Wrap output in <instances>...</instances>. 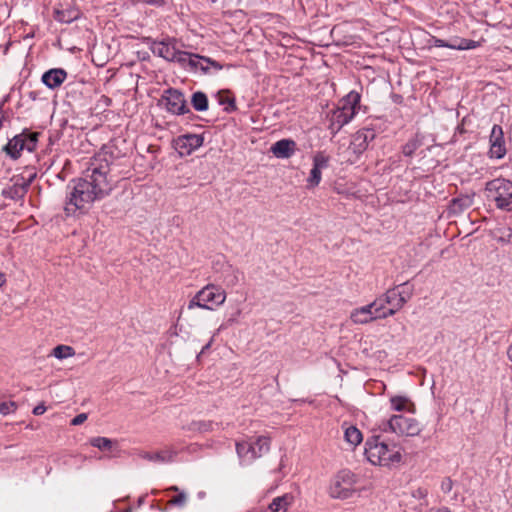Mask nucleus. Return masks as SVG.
I'll return each instance as SVG.
<instances>
[{
    "label": "nucleus",
    "mask_w": 512,
    "mask_h": 512,
    "mask_svg": "<svg viewBox=\"0 0 512 512\" xmlns=\"http://www.w3.org/2000/svg\"><path fill=\"white\" fill-rule=\"evenodd\" d=\"M110 165L107 160L94 158L83 178L73 181V187L65 206L67 214L78 209H86L95 200L107 196L114 187V180L109 175Z\"/></svg>",
    "instance_id": "1"
},
{
    "label": "nucleus",
    "mask_w": 512,
    "mask_h": 512,
    "mask_svg": "<svg viewBox=\"0 0 512 512\" xmlns=\"http://www.w3.org/2000/svg\"><path fill=\"white\" fill-rule=\"evenodd\" d=\"M365 456L371 464L383 467L399 463L402 459L397 445H389L382 441L379 436L372 437L366 441Z\"/></svg>",
    "instance_id": "2"
},
{
    "label": "nucleus",
    "mask_w": 512,
    "mask_h": 512,
    "mask_svg": "<svg viewBox=\"0 0 512 512\" xmlns=\"http://www.w3.org/2000/svg\"><path fill=\"white\" fill-rule=\"evenodd\" d=\"M359 103L360 94L351 91L339 101L337 108L328 114L329 129L333 135L352 120L359 108Z\"/></svg>",
    "instance_id": "3"
},
{
    "label": "nucleus",
    "mask_w": 512,
    "mask_h": 512,
    "mask_svg": "<svg viewBox=\"0 0 512 512\" xmlns=\"http://www.w3.org/2000/svg\"><path fill=\"white\" fill-rule=\"evenodd\" d=\"M488 202L507 212L512 211V181L496 178L486 183L484 190Z\"/></svg>",
    "instance_id": "4"
},
{
    "label": "nucleus",
    "mask_w": 512,
    "mask_h": 512,
    "mask_svg": "<svg viewBox=\"0 0 512 512\" xmlns=\"http://www.w3.org/2000/svg\"><path fill=\"white\" fill-rule=\"evenodd\" d=\"M380 429L398 436L414 437L421 433L422 426L414 417L393 415L381 423Z\"/></svg>",
    "instance_id": "5"
},
{
    "label": "nucleus",
    "mask_w": 512,
    "mask_h": 512,
    "mask_svg": "<svg viewBox=\"0 0 512 512\" xmlns=\"http://www.w3.org/2000/svg\"><path fill=\"white\" fill-rule=\"evenodd\" d=\"M226 301V292L220 286L208 284L203 287L190 300L188 309L199 307L202 309L213 310L214 307L221 306Z\"/></svg>",
    "instance_id": "6"
},
{
    "label": "nucleus",
    "mask_w": 512,
    "mask_h": 512,
    "mask_svg": "<svg viewBox=\"0 0 512 512\" xmlns=\"http://www.w3.org/2000/svg\"><path fill=\"white\" fill-rule=\"evenodd\" d=\"M270 448V439L265 436H259L254 442L242 441L236 443V452L240 459L244 461H253L268 452Z\"/></svg>",
    "instance_id": "7"
},
{
    "label": "nucleus",
    "mask_w": 512,
    "mask_h": 512,
    "mask_svg": "<svg viewBox=\"0 0 512 512\" xmlns=\"http://www.w3.org/2000/svg\"><path fill=\"white\" fill-rule=\"evenodd\" d=\"M382 303L373 301L368 305L355 308L350 313V320L356 325H364L377 319H385L386 315L382 314Z\"/></svg>",
    "instance_id": "8"
},
{
    "label": "nucleus",
    "mask_w": 512,
    "mask_h": 512,
    "mask_svg": "<svg viewBox=\"0 0 512 512\" xmlns=\"http://www.w3.org/2000/svg\"><path fill=\"white\" fill-rule=\"evenodd\" d=\"M375 301L382 303V314H385L386 318L394 315L404 306V298L401 297L397 288L388 290L383 296L375 299Z\"/></svg>",
    "instance_id": "9"
},
{
    "label": "nucleus",
    "mask_w": 512,
    "mask_h": 512,
    "mask_svg": "<svg viewBox=\"0 0 512 512\" xmlns=\"http://www.w3.org/2000/svg\"><path fill=\"white\" fill-rule=\"evenodd\" d=\"M37 140V135H33L30 137H26L23 135H18L13 137L4 147V150L8 155L12 158L17 159L20 156V153L23 149L27 148L29 151H32L35 147V143Z\"/></svg>",
    "instance_id": "10"
},
{
    "label": "nucleus",
    "mask_w": 512,
    "mask_h": 512,
    "mask_svg": "<svg viewBox=\"0 0 512 512\" xmlns=\"http://www.w3.org/2000/svg\"><path fill=\"white\" fill-rule=\"evenodd\" d=\"M329 156H327L324 152H317L313 156V167L310 171V176L307 179V187L314 188L319 185L322 179V169L328 167Z\"/></svg>",
    "instance_id": "11"
},
{
    "label": "nucleus",
    "mask_w": 512,
    "mask_h": 512,
    "mask_svg": "<svg viewBox=\"0 0 512 512\" xmlns=\"http://www.w3.org/2000/svg\"><path fill=\"white\" fill-rule=\"evenodd\" d=\"M175 149L181 157L190 155L197 148L202 146L203 138L196 134H187L175 140Z\"/></svg>",
    "instance_id": "12"
},
{
    "label": "nucleus",
    "mask_w": 512,
    "mask_h": 512,
    "mask_svg": "<svg viewBox=\"0 0 512 512\" xmlns=\"http://www.w3.org/2000/svg\"><path fill=\"white\" fill-rule=\"evenodd\" d=\"M167 110L174 114H184L188 111L183 94L175 89H169L165 92Z\"/></svg>",
    "instance_id": "13"
},
{
    "label": "nucleus",
    "mask_w": 512,
    "mask_h": 512,
    "mask_svg": "<svg viewBox=\"0 0 512 512\" xmlns=\"http://www.w3.org/2000/svg\"><path fill=\"white\" fill-rule=\"evenodd\" d=\"M490 154L497 159L502 158L506 153L503 130L499 125H494L490 135Z\"/></svg>",
    "instance_id": "14"
},
{
    "label": "nucleus",
    "mask_w": 512,
    "mask_h": 512,
    "mask_svg": "<svg viewBox=\"0 0 512 512\" xmlns=\"http://www.w3.org/2000/svg\"><path fill=\"white\" fill-rule=\"evenodd\" d=\"M374 137L375 134L372 130L361 129L353 135L350 148L354 153L361 154L367 149L369 142L372 141Z\"/></svg>",
    "instance_id": "15"
},
{
    "label": "nucleus",
    "mask_w": 512,
    "mask_h": 512,
    "mask_svg": "<svg viewBox=\"0 0 512 512\" xmlns=\"http://www.w3.org/2000/svg\"><path fill=\"white\" fill-rule=\"evenodd\" d=\"M174 61L180 63L183 66L188 64L193 69L199 68L205 73L208 72V67L202 64L200 56L196 54L177 50Z\"/></svg>",
    "instance_id": "16"
},
{
    "label": "nucleus",
    "mask_w": 512,
    "mask_h": 512,
    "mask_svg": "<svg viewBox=\"0 0 512 512\" xmlns=\"http://www.w3.org/2000/svg\"><path fill=\"white\" fill-rule=\"evenodd\" d=\"M270 150L277 158H289L296 150V143L291 139H282L274 143Z\"/></svg>",
    "instance_id": "17"
},
{
    "label": "nucleus",
    "mask_w": 512,
    "mask_h": 512,
    "mask_svg": "<svg viewBox=\"0 0 512 512\" xmlns=\"http://www.w3.org/2000/svg\"><path fill=\"white\" fill-rule=\"evenodd\" d=\"M67 73L63 69H51L42 76V82L49 88L59 87L66 79Z\"/></svg>",
    "instance_id": "18"
},
{
    "label": "nucleus",
    "mask_w": 512,
    "mask_h": 512,
    "mask_svg": "<svg viewBox=\"0 0 512 512\" xmlns=\"http://www.w3.org/2000/svg\"><path fill=\"white\" fill-rule=\"evenodd\" d=\"M294 496L292 494H284L272 500L268 506L270 512H287L288 508L293 504Z\"/></svg>",
    "instance_id": "19"
},
{
    "label": "nucleus",
    "mask_w": 512,
    "mask_h": 512,
    "mask_svg": "<svg viewBox=\"0 0 512 512\" xmlns=\"http://www.w3.org/2000/svg\"><path fill=\"white\" fill-rule=\"evenodd\" d=\"M176 51V47L168 42H158L153 45V52L168 61L175 60Z\"/></svg>",
    "instance_id": "20"
},
{
    "label": "nucleus",
    "mask_w": 512,
    "mask_h": 512,
    "mask_svg": "<svg viewBox=\"0 0 512 512\" xmlns=\"http://www.w3.org/2000/svg\"><path fill=\"white\" fill-rule=\"evenodd\" d=\"M391 408L394 411L415 412V404L405 396H393L390 399Z\"/></svg>",
    "instance_id": "21"
},
{
    "label": "nucleus",
    "mask_w": 512,
    "mask_h": 512,
    "mask_svg": "<svg viewBox=\"0 0 512 512\" xmlns=\"http://www.w3.org/2000/svg\"><path fill=\"white\" fill-rule=\"evenodd\" d=\"M176 456V451L173 449H164L155 453H145L143 455L144 459H147L149 461L153 462H171L173 461L174 457Z\"/></svg>",
    "instance_id": "22"
},
{
    "label": "nucleus",
    "mask_w": 512,
    "mask_h": 512,
    "mask_svg": "<svg viewBox=\"0 0 512 512\" xmlns=\"http://www.w3.org/2000/svg\"><path fill=\"white\" fill-rule=\"evenodd\" d=\"M80 13L77 9L68 7V8H58L55 10V19L62 23H71L79 17Z\"/></svg>",
    "instance_id": "23"
},
{
    "label": "nucleus",
    "mask_w": 512,
    "mask_h": 512,
    "mask_svg": "<svg viewBox=\"0 0 512 512\" xmlns=\"http://www.w3.org/2000/svg\"><path fill=\"white\" fill-rule=\"evenodd\" d=\"M432 41H433V45L436 47H448L451 49H458V50H465V49H470V48L474 47V46L470 45L471 41H467L464 39L460 40L459 43H456V42L448 43L442 39H437V38H433Z\"/></svg>",
    "instance_id": "24"
},
{
    "label": "nucleus",
    "mask_w": 512,
    "mask_h": 512,
    "mask_svg": "<svg viewBox=\"0 0 512 512\" xmlns=\"http://www.w3.org/2000/svg\"><path fill=\"white\" fill-rule=\"evenodd\" d=\"M344 438L346 442L352 446H357L363 439L361 431L355 426H348L345 428Z\"/></svg>",
    "instance_id": "25"
},
{
    "label": "nucleus",
    "mask_w": 512,
    "mask_h": 512,
    "mask_svg": "<svg viewBox=\"0 0 512 512\" xmlns=\"http://www.w3.org/2000/svg\"><path fill=\"white\" fill-rule=\"evenodd\" d=\"M330 495L333 498L347 499L352 495V490L348 487H343L339 480H336L330 487Z\"/></svg>",
    "instance_id": "26"
},
{
    "label": "nucleus",
    "mask_w": 512,
    "mask_h": 512,
    "mask_svg": "<svg viewBox=\"0 0 512 512\" xmlns=\"http://www.w3.org/2000/svg\"><path fill=\"white\" fill-rule=\"evenodd\" d=\"M115 444L116 441L106 437H94L90 439V445L101 451H111Z\"/></svg>",
    "instance_id": "27"
},
{
    "label": "nucleus",
    "mask_w": 512,
    "mask_h": 512,
    "mask_svg": "<svg viewBox=\"0 0 512 512\" xmlns=\"http://www.w3.org/2000/svg\"><path fill=\"white\" fill-rule=\"evenodd\" d=\"M192 106L197 111H206L208 109V98L203 92H195L191 98Z\"/></svg>",
    "instance_id": "28"
},
{
    "label": "nucleus",
    "mask_w": 512,
    "mask_h": 512,
    "mask_svg": "<svg viewBox=\"0 0 512 512\" xmlns=\"http://www.w3.org/2000/svg\"><path fill=\"white\" fill-rule=\"evenodd\" d=\"M51 355L59 360H63L73 357L75 355V350L73 347L68 345H57L53 348Z\"/></svg>",
    "instance_id": "29"
},
{
    "label": "nucleus",
    "mask_w": 512,
    "mask_h": 512,
    "mask_svg": "<svg viewBox=\"0 0 512 512\" xmlns=\"http://www.w3.org/2000/svg\"><path fill=\"white\" fill-rule=\"evenodd\" d=\"M31 183V179L27 182L23 181L22 183H19L18 181L13 185L12 188H10V193L12 197H22L26 191L28 186Z\"/></svg>",
    "instance_id": "30"
},
{
    "label": "nucleus",
    "mask_w": 512,
    "mask_h": 512,
    "mask_svg": "<svg viewBox=\"0 0 512 512\" xmlns=\"http://www.w3.org/2000/svg\"><path fill=\"white\" fill-rule=\"evenodd\" d=\"M187 498L188 497L185 492H179L178 495L169 500L168 504L172 506L183 507L187 502Z\"/></svg>",
    "instance_id": "31"
},
{
    "label": "nucleus",
    "mask_w": 512,
    "mask_h": 512,
    "mask_svg": "<svg viewBox=\"0 0 512 512\" xmlns=\"http://www.w3.org/2000/svg\"><path fill=\"white\" fill-rule=\"evenodd\" d=\"M17 409V404L13 401L0 403V414L8 415L14 413Z\"/></svg>",
    "instance_id": "32"
},
{
    "label": "nucleus",
    "mask_w": 512,
    "mask_h": 512,
    "mask_svg": "<svg viewBox=\"0 0 512 512\" xmlns=\"http://www.w3.org/2000/svg\"><path fill=\"white\" fill-rule=\"evenodd\" d=\"M418 143L416 140L409 141L404 147H403V153L406 156H411L413 152L417 149Z\"/></svg>",
    "instance_id": "33"
},
{
    "label": "nucleus",
    "mask_w": 512,
    "mask_h": 512,
    "mask_svg": "<svg viewBox=\"0 0 512 512\" xmlns=\"http://www.w3.org/2000/svg\"><path fill=\"white\" fill-rule=\"evenodd\" d=\"M200 59H201V61H202V64H203L204 66H207V67H208V69H209L210 67H213V68H215L216 70H221V69H222V65H221V64H219L218 62H216V61H214V60H212V59H210V58H206V57H202V56H200Z\"/></svg>",
    "instance_id": "34"
},
{
    "label": "nucleus",
    "mask_w": 512,
    "mask_h": 512,
    "mask_svg": "<svg viewBox=\"0 0 512 512\" xmlns=\"http://www.w3.org/2000/svg\"><path fill=\"white\" fill-rule=\"evenodd\" d=\"M86 420H87V414L80 413L72 419L71 424L74 426H77V425L84 423Z\"/></svg>",
    "instance_id": "35"
},
{
    "label": "nucleus",
    "mask_w": 512,
    "mask_h": 512,
    "mask_svg": "<svg viewBox=\"0 0 512 512\" xmlns=\"http://www.w3.org/2000/svg\"><path fill=\"white\" fill-rule=\"evenodd\" d=\"M399 294L404 298L403 305H405L412 297L413 291L411 288L399 290Z\"/></svg>",
    "instance_id": "36"
},
{
    "label": "nucleus",
    "mask_w": 512,
    "mask_h": 512,
    "mask_svg": "<svg viewBox=\"0 0 512 512\" xmlns=\"http://www.w3.org/2000/svg\"><path fill=\"white\" fill-rule=\"evenodd\" d=\"M241 315V309H237L235 313L227 320L226 325L231 326L238 322V318Z\"/></svg>",
    "instance_id": "37"
},
{
    "label": "nucleus",
    "mask_w": 512,
    "mask_h": 512,
    "mask_svg": "<svg viewBox=\"0 0 512 512\" xmlns=\"http://www.w3.org/2000/svg\"><path fill=\"white\" fill-rule=\"evenodd\" d=\"M428 495V491L424 488H418L413 492V497L417 499H425Z\"/></svg>",
    "instance_id": "38"
},
{
    "label": "nucleus",
    "mask_w": 512,
    "mask_h": 512,
    "mask_svg": "<svg viewBox=\"0 0 512 512\" xmlns=\"http://www.w3.org/2000/svg\"><path fill=\"white\" fill-rule=\"evenodd\" d=\"M453 483L451 479L447 478L442 482V490L446 493L450 492L452 490Z\"/></svg>",
    "instance_id": "39"
},
{
    "label": "nucleus",
    "mask_w": 512,
    "mask_h": 512,
    "mask_svg": "<svg viewBox=\"0 0 512 512\" xmlns=\"http://www.w3.org/2000/svg\"><path fill=\"white\" fill-rule=\"evenodd\" d=\"M46 411V407L44 406V404H39L37 405L34 409H33V414L34 415H42L44 414Z\"/></svg>",
    "instance_id": "40"
},
{
    "label": "nucleus",
    "mask_w": 512,
    "mask_h": 512,
    "mask_svg": "<svg viewBox=\"0 0 512 512\" xmlns=\"http://www.w3.org/2000/svg\"><path fill=\"white\" fill-rule=\"evenodd\" d=\"M210 426H211V424L199 423L198 430L202 431V432L203 431H208Z\"/></svg>",
    "instance_id": "41"
},
{
    "label": "nucleus",
    "mask_w": 512,
    "mask_h": 512,
    "mask_svg": "<svg viewBox=\"0 0 512 512\" xmlns=\"http://www.w3.org/2000/svg\"><path fill=\"white\" fill-rule=\"evenodd\" d=\"M430 512H451L448 508L442 507L438 509H432Z\"/></svg>",
    "instance_id": "42"
},
{
    "label": "nucleus",
    "mask_w": 512,
    "mask_h": 512,
    "mask_svg": "<svg viewBox=\"0 0 512 512\" xmlns=\"http://www.w3.org/2000/svg\"><path fill=\"white\" fill-rule=\"evenodd\" d=\"M6 283V277L4 273H0V288Z\"/></svg>",
    "instance_id": "43"
},
{
    "label": "nucleus",
    "mask_w": 512,
    "mask_h": 512,
    "mask_svg": "<svg viewBox=\"0 0 512 512\" xmlns=\"http://www.w3.org/2000/svg\"><path fill=\"white\" fill-rule=\"evenodd\" d=\"M213 342V337L211 338V340L202 348V351L201 353H204L207 349L210 348L211 344Z\"/></svg>",
    "instance_id": "44"
},
{
    "label": "nucleus",
    "mask_w": 512,
    "mask_h": 512,
    "mask_svg": "<svg viewBox=\"0 0 512 512\" xmlns=\"http://www.w3.org/2000/svg\"><path fill=\"white\" fill-rule=\"evenodd\" d=\"M220 102H221L222 104H224V103H226V102H227L229 105L234 106V100H233V99H230V98H227V99L221 100Z\"/></svg>",
    "instance_id": "45"
},
{
    "label": "nucleus",
    "mask_w": 512,
    "mask_h": 512,
    "mask_svg": "<svg viewBox=\"0 0 512 512\" xmlns=\"http://www.w3.org/2000/svg\"><path fill=\"white\" fill-rule=\"evenodd\" d=\"M168 491H173V492H181L179 487L178 486H171L168 488Z\"/></svg>",
    "instance_id": "46"
},
{
    "label": "nucleus",
    "mask_w": 512,
    "mask_h": 512,
    "mask_svg": "<svg viewBox=\"0 0 512 512\" xmlns=\"http://www.w3.org/2000/svg\"><path fill=\"white\" fill-rule=\"evenodd\" d=\"M508 357L510 360H512V346L508 350Z\"/></svg>",
    "instance_id": "47"
},
{
    "label": "nucleus",
    "mask_w": 512,
    "mask_h": 512,
    "mask_svg": "<svg viewBox=\"0 0 512 512\" xmlns=\"http://www.w3.org/2000/svg\"><path fill=\"white\" fill-rule=\"evenodd\" d=\"M462 200L461 199H456L453 201V205L456 206L457 204H459Z\"/></svg>",
    "instance_id": "48"
},
{
    "label": "nucleus",
    "mask_w": 512,
    "mask_h": 512,
    "mask_svg": "<svg viewBox=\"0 0 512 512\" xmlns=\"http://www.w3.org/2000/svg\"><path fill=\"white\" fill-rule=\"evenodd\" d=\"M224 328H225V325H224V324H222L221 326H219V328H218L217 332H219L220 330H222V329H224Z\"/></svg>",
    "instance_id": "49"
}]
</instances>
